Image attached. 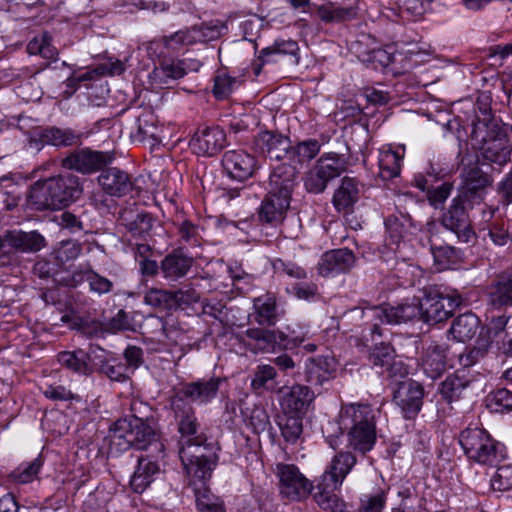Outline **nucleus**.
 Listing matches in <instances>:
<instances>
[{"label":"nucleus","instance_id":"1","mask_svg":"<svg viewBox=\"0 0 512 512\" xmlns=\"http://www.w3.org/2000/svg\"><path fill=\"white\" fill-rule=\"evenodd\" d=\"M140 407L145 408L141 402L133 401L131 403L132 414L113 424L110 429L111 443L119 446L122 450L135 447L138 450L151 449V453L162 454L164 444L159 440L155 429L147 418L136 414Z\"/></svg>","mask_w":512,"mask_h":512},{"label":"nucleus","instance_id":"2","mask_svg":"<svg viewBox=\"0 0 512 512\" xmlns=\"http://www.w3.org/2000/svg\"><path fill=\"white\" fill-rule=\"evenodd\" d=\"M471 137L478 145L484 162L502 167L510 161L512 145L509 137L490 111L485 109L482 117L473 123Z\"/></svg>","mask_w":512,"mask_h":512},{"label":"nucleus","instance_id":"3","mask_svg":"<svg viewBox=\"0 0 512 512\" xmlns=\"http://www.w3.org/2000/svg\"><path fill=\"white\" fill-rule=\"evenodd\" d=\"M81 193L77 176L59 175L34 183L30 188L29 202L37 210L60 209L77 200Z\"/></svg>","mask_w":512,"mask_h":512},{"label":"nucleus","instance_id":"4","mask_svg":"<svg viewBox=\"0 0 512 512\" xmlns=\"http://www.w3.org/2000/svg\"><path fill=\"white\" fill-rule=\"evenodd\" d=\"M342 423L349 426L347 447L362 455L376 443L375 413L370 405L349 404L342 409Z\"/></svg>","mask_w":512,"mask_h":512},{"label":"nucleus","instance_id":"5","mask_svg":"<svg viewBox=\"0 0 512 512\" xmlns=\"http://www.w3.org/2000/svg\"><path fill=\"white\" fill-rule=\"evenodd\" d=\"M459 442L469 459L487 465H497L505 458V447L484 429L468 427L463 430Z\"/></svg>","mask_w":512,"mask_h":512},{"label":"nucleus","instance_id":"6","mask_svg":"<svg viewBox=\"0 0 512 512\" xmlns=\"http://www.w3.org/2000/svg\"><path fill=\"white\" fill-rule=\"evenodd\" d=\"M179 457L191 478L209 479L216 465V454L202 436L181 440Z\"/></svg>","mask_w":512,"mask_h":512},{"label":"nucleus","instance_id":"7","mask_svg":"<svg viewBox=\"0 0 512 512\" xmlns=\"http://www.w3.org/2000/svg\"><path fill=\"white\" fill-rule=\"evenodd\" d=\"M421 321L436 324L448 319L453 311L461 305L462 298L456 293H444L436 288L424 290V295L418 299Z\"/></svg>","mask_w":512,"mask_h":512},{"label":"nucleus","instance_id":"8","mask_svg":"<svg viewBox=\"0 0 512 512\" xmlns=\"http://www.w3.org/2000/svg\"><path fill=\"white\" fill-rule=\"evenodd\" d=\"M345 168V161L341 156L337 154L323 155L306 173L304 186L309 193H323L328 183L338 177Z\"/></svg>","mask_w":512,"mask_h":512},{"label":"nucleus","instance_id":"9","mask_svg":"<svg viewBox=\"0 0 512 512\" xmlns=\"http://www.w3.org/2000/svg\"><path fill=\"white\" fill-rule=\"evenodd\" d=\"M275 473L280 495L290 501L305 499L313 489L312 482L293 464L279 463L276 465Z\"/></svg>","mask_w":512,"mask_h":512},{"label":"nucleus","instance_id":"10","mask_svg":"<svg viewBox=\"0 0 512 512\" xmlns=\"http://www.w3.org/2000/svg\"><path fill=\"white\" fill-rule=\"evenodd\" d=\"M461 179L462 185L458 196L464 199L471 208L484 200L487 188L493 183L492 176L484 172L477 164L464 167Z\"/></svg>","mask_w":512,"mask_h":512},{"label":"nucleus","instance_id":"11","mask_svg":"<svg viewBox=\"0 0 512 512\" xmlns=\"http://www.w3.org/2000/svg\"><path fill=\"white\" fill-rule=\"evenodd\" d=\"M465 204L467 202L464 199L455 197L443 212L440 222L444 228L454 233L460 242L470 243L475 240L476 234L471 226Z\"/></svg>","mask_w":512,"mask_h":512},{"label":"nucleus","instance_id":"12","mask_svg":"<svg viewBox=\"0 0 512 512\" xmlns=\"http://www.w3.org/2000/svg\"><path fill=\"white\" fill-rule=\"evenodd\" d=\"M352 313L357 316H366L368 318L379 319L382 323L402 324L421 320L418 300L412 303L401 304L396 307H370L367 309L355 307Z\"/></svg>","mask_w":512,"mask_h":512},{"label":"nucleus","instance_id":"13","mask_svg":"<svg viewBox=\"0 0 512 512\" xmlns=\"http://www.w3.org/2000/svg\"><path fill=\"white\" fill-rule=\"evenodd\" d=\"M423 396V386L417 381L407 379L398 383L393 400L406 419H413L421 410Z\"/></svg>","mask_w":512,"mask_h":512},{"label":"nucleus","instance_id":"14","mask_svg":"<svg viewBox=\"0 0 512 512\" xmlns=\"http://www.w3.org/2000/svg\"><path fill=\"white\" fill-rule=\"evenodd\" d=\"M279 403L282 413L304 416L314 400V393L304 385L281 387Z\"/></svg>","mask_w":512,"mask_h":512},{"label":"nucleus","instance_id":"15","mask_svg":"<svg viewBox=\"0 0 512 512\" xmlns=\"http://www.w3.org/2000/svg\"><path fill=\"white\" fill-rule=\"evenodd\" d=\"M111 157L103 152L79 149L62 159V166L83 174H90L105 166Z\"/></svg>","mask_w":512,"mask_h":512},{"label":"nucleus","instance_id":"16","mask_svg":"<svg viewBox=\"0 0 512 512\" xmlns=\"http://www.w3.org/2000/svg\"><path fill=\"white\" fill-rule=\"evenodd\" d=\"M226 145V134L217 126L198 129L190 146L192 150L202 156H214Z\"/></svg>","mask_w":512,"mask_h":512},{"label":"nucleus","instance_id":"17","mask_svg":"<svg viewBox=\"0 0 512 512\" xmlns=\"http://www.w3.org/2000/svg\"><path fill=\"white\" fill-rule=\"evenodd\" d=\"M222 165L230 178L244 181L253 175L256 160L244 150H229L223 155Z\"/></svg>","mask_w":512,"mask_h":512},{"label":"nucleus","instance_id":"18","mask_svg":"<svg viewBox=\"0 0 512 512\" xmlns=\"http://www.w3.org/2000/svg\"><path fill=\"white\" fill-rule=\"evenodd\" d=\"M254 147L257 152L271 160H282L289 152V138L273 132L262 131L254 140Z\"/></svg>","mask_w":512,"mask_h":512},{"label":"nucleus","instance_id":"19","mask_svg":"<svg viewBox=\"0 0 512 512\" xmlns=\"http://www.w3.org/2000/svg\"><path fill=\"white\" fill-rule=\"evenodd\" d=\"M353 252L347 248L335 249L324 253L318 262V273L323 277L345 273L355 264Z\"/></svg>","mask_w":512,"mask_h":512},{"label":"nucleus","instance_id":"20","mask_svg":"<svg viewBox=\"0 0 512 512\" xmlns=\"http://www.w3.org/2000/svg\"><path fill=\"white\" fill-rule=\"evenodd\" d=\"M171 408L182 440L199 436L197 433L200 424L192 405L180 397H173Z\"/></svg>","mask_w":512,"mask_h":512},{"label":"nucleus","instance_id":"21","mask_svg":"<svg viewBox=\"0 0 512 512\" xmlns=\"http://www.w3.org/2000/svg\"><path fill=\"white\" fill-rule=\"evenodd\" d=\"M222 383L220 377H212L208 380H199L185 384L174 397L192 402L206 404L217 396L219 386Z\"/></svg>","mask_w":512,"mask_h":512},{"label":"nucleus","instance_id":"22","mask_svg":"<svg viewBox=\"0 0 512 512\" xmlns=\"http://www.w3.org/2000/svg\"><path fill=\"white\" fill-rule=\"evenodd\" d=\"M487 303L496 309L512 306V270L495 276L486 291Z\"/></svg>","mask_w":512,"mask_h":512},{"label":"nucleus","instance_id":"23","mask_svg":"<svg viewBox=\"0 0 512 512\" xmlns=\"http://www.w3.org/2000/svg\"><path fill=\"white\" fill-rule=\"evenodd\" d=\"M298 171L289 164H281L273 169L269 177L268 191L291 199L297 184Z\"/></svg>","mask_w":512,"mask_h":512},{"label":"nucleus","instance_id":"24","mask_svg":"<svg viewBox=\"0 0 512 512\" xmlns=\"http://www.w3.org/2000/svg\"><path fill=\"white\" fill-rule=\"evenodd\" d=\"M291 199L272 192L267 193L258 211L259 220L271 225L280 223L289 207Z\"/></svg>","mask_w":512,"mask_h":512},{"label":"nucleus","instance_id":"25","mask_svg":"<svg viewBox=\"0 0 512 512\" xmlns=\"http://www.w3.org/2000/svg\"><path fill=\"white\" fill-rule=\"evenodd\" d=\"M356 463L357 458L354 453L341 450L333 456L321 477L335 485H342L344 479L351 472Z\"/></svg>","mask_w":512,"mask_h":512},{"label":"nucleus","instance_id":"26","mask_svg":"<svg viewBox=\"0 0 512 512\" xmlns=\"http://www.w3.org/2000/svg\"><path fill=\"white\" fill-rule=\"evenodd\" d=\"M361 192L360 182L354 177H344L335 190L332 203L338 212L349 213L359 200Z\"/></svg>","mask_w":512,"mask_h":512},{"label":"nucleus","instance_id":"27","mask_svg":"<svg viewBox=\"0 0 512 512\" xmlns=\"http://www.w3.org/2000/svg\"><path fill=\"white\" fill-rule=\"evenodd\" d=\"M193 262V258L181 250H174L162 259L160 271L166 280L177 281L187 275Z\"/></svg>","mask_w":512,"mask_h":512},{"label":"nucleus","instance_id":"28","mask_svg":"<svg viewBox=\"0 0 512 512\" xmlns=\"http://www.w3.org/2000/svg\"><path fill=\"white\" fill-rule=\"evenodd\" d=\"M158 454L151 453L146 457H139L137 468L134 471L130 486L136 493H142L154 481L157 474L160 473V465L153 458Z\"/></svg>","mask_w":512,"mask_h":512},{"label":"nucleus","instance_id":"29","mask_svg":"<svg viewBox=\"0 0 512 512\" xmlns=\"http://www.w3.org/2000/svg\"><path fill=\"white\" fill-rule=\"evenodd\" d=\"M444 346L438 344L429 345L421 358V368L430 379L439 378L447 369V353Z\"/></svg>","mask_w":512,"mask_h":512},{"label":"nucleus","instance_id":"30","mask_svg":"<svg viewBox=\"0 0 512 512\" xmlns=\"http://www.w3.org/2000/svg\"><path fill=\"white\" fill-rule=\"evenodd\" d=\"M98 182L102 189L111 196L121 197L132 188L129 175L115 167L103 170L98 177Z\"/></svg>","mask_w":512,"mask_h":512},{"label":"nucleus","instance_id":"31","mask_svg":"<svg viewBox=\"0 0 512 512\" xmlns=\"http://www.w3.org/2000/svg\"><path fill=\"white\" fill-rule=\"evenodd\" d=\"M250 388L258 395L263 392L278 393L281 386L277 381L276 368L271 364L258 365L251 376Z\"/></svg>","mask_w":512,"mask_h":512},{"label":"nucleus","instance_id":"32","mask_svg":"<svg viewBox=\"0 0 512 512\" xmlns=\"http://www.w3.org/2000/svg\"><path fill=\"white\" fill-rule=\"evenodd\" d=\"M340 487L341 485H335L327 479L320 477V480L316 485L317 491L314 494V500L323 510L330 512H344L345 503L335 494V491Z\"/></svg>","mask_w":512,"mask_h":512},{"label":"nucleus","instance_id":"33","mask_svg":"<svg viewBox=\"0 0 512 512\" xmlns=\"http://www.w3.org/2000/svg\"><path fill=\"white\" fill-rule=\"evenodd\" d=\"M206 480L195 478L190 480L199 512H226L223 501L211 492L206 485Z\"/></svg>","mask_w":512,"mask_h":512},{"label":"nucleus","instance_id":"34","mask_svg":"<svg viewBox=\"0 0 512 512\" xmlns=\"http://www.w3.org/2000/svg\"><path fill=\"white\" fill-rule=\"evenodd\" d=\"M4 241L21 252H37L46 246L45 238L37 231H10L5 235Z\"/></svg>","mask_w":512,"mask_h":512},{"label":"nucleus","instance_id":"35","mask_svg":"<svg viewBox=\"0 0 512 512\" xmlns=\"http://www.w3.org/2000/svg\"><path fill=\"white\" fill-rule=\"evenodd\" d=\"M335 371L336 361L333 357L310 358L306 363V380L313 385H322Z\"/></svg>","mask_w":512,"mask_h":512},{"label":"nucleus","instance_id":"36","mask_svg":"<svg viewBox=\"0 0 512 512\" xmlns=\"http://www.w3.org/2000/svg\"><path fill=\"white\" fill-rule=\"evenodd\" d=\"M481 329L480 319L474 313H464L454 319L449 332L459 342L474 338Z\"/></svg>","mask_w":512,"mask_h":512},{"label":"nucleus","instance_id":"37","mask_svg":"<svg viewBox=\"0 0 512 512\" xmlns=\"http://www.w3.org/2000/svg\"><path fill=\"white\" fill-rule=\"evenodd\" d=\"M254 313L251 315L262 327L274 326L277 322L276 299L270 294L262 295L253 300Z\"/></svg>","mask_w":512,"mask_h":512},{"label":"nucleus","instance_id":"38","mask_svg":"<svg viewBox=\"0 0 512 512\" xmlns=\"http://www.w3.org/2000/svg\"><path fill=\"white\" fill-rule=\"evenodd\" d=\"M121 219L134 237L144 238L152 228V216L146 212H138L131 208L124 209Z\"/></svg>","mask_w":512,"mask_h":512},{"label":"nucleus","instance_id":"39","mask_svg":"<svg viewBox=\"0 0 512 512\" xmlns=\"http://www.w3.org/2000/svg\"><path fill=\"white\" fill-rule=\"evenodd\" d=\"M39 138L44 144L53 146H71L80 141V135L71 129L50 127L39 133Z\"/></svg>","mask_w":512,"mask_h":512},{"label":"nucleus","instance_id":"40","mask_svg":"<svg viewBox=\"0 0 512 512\" xmlns=\"http://www.w3.org/2000/svg\"><path fill=\"white\" fill-rule=\"evenodd\" d=\"M386 232L393 243H398L413 226L408 214L398 212L388 216L384 221Z\"/></svg>","mask_w":512,"mask_h":512},{"label":"nucleus","instance_id":"41","mask_svg":"<svg viewBox=\"0 0 512 512\" xmlns=\"http://www.w3.org/2000/svg\"><path fill=\"white\" fill-rule=\"evenodd\" d=\"M73 277L77 278L79 281H86L90 291L98 296L110 293L114 287L112 280L100 275L92 269L75 272Z\"/></svg>","mask_w":512,"mask_h":512},{"label":"nucleus","instance_id":"42","mask_svg":"<svg viewBox=\"0 0 512 512\" xmlns=\"http://www.w3.org/2000/svg\"><path fill=\"white\" fill-rule=\"evenodd\" d=\"M432 254L439 270L454 269L462 262L461 250L453 246H432Z\"/></svg>","mask_w":512,"mask_h":512},{"label":"nucleus","instance_id":"43","mask_svg":"<svg viewBox=\"0 0 512 512\" xmlns=\"http://www.w3.org/2000/svg\"><path fill=\"white\" fill-rule=\"evenodd\" d=\"M402 157L391 149H383L379 154V175L383 180H391L400 174Z\"/></svg>","mask_w":512,"mask_h":512},{"label":"nucleus","instance_id":"44","mask_svg":"<svg viewBox=\"0 0 512 512\" xmlns=\"http://www.w3.org/2000/svg\"><path fill=\"white\" fill-rule=\"evenodd\" d=\"M303 416L282 413L278 418V426L281 431V435L287 443L294 444L300 438L303 426Z\"/></svg>","mask_w":512,"mask_h":512},{"label":"nucleus","instance_id":"45","mask_svg":"<svg viewBox=\"0 0 512 512\" xmlns=\"http://www.w3.org/2000/svg\"><path fill=\"white\" fill-rule=\"evenodd\" d=\"M316 11L319 18L325 23H339L356 16L352 7H338L332 2L319 5Z\"/></svg>","mask_w":512,"mask_h":512},{"label":"nucleus","instance_id":"46","mask_svg":"<svg viewBox=\"0 0 512 512\" xmlns=\"http://www.w3.org/2000/svg\"><path fill=\"white\" fill-rule=\"evenodd\" d=\"M244 335L254 342L253 349L259 352H271L275 350V334L270 329L248 328Z\"/></svg>","mask_w":512,"mask_h":512},{"label":"nucleus","instance_id":"47","mask_svg":"<svg viewBox=\"0 0 512 512\" xmlns=\"http://www.w3.org/2000/svg\"><path fill=\"white\" fill-rule=\"evenodd\" d=\"M30 55H40L44 59L55 60L58 56L57 49L52 45V37L48 32L35 36L27 45Z\"/></svg>","mask_w":512,"mask_h":512},{"label":"nucleus","instance_id":"48","mask_svg":"<svg viewBox=\"0 0 512 512\" xmlns=\"http://www.w3.org/2000/svg\"><path fill=\"white\" fill-rule=\"evenodd\" d=\"M59 363L69 370L80 374H88L91 372L87 363L86 352L82 349L76 351H63L58 354Z\"/></svg>","mask_w":512,"mask_h":512},{"label":"nucleus","instance_id":"49","mask_svg":"<svg viewBox=\"0 0 512 512\" xmlns=\"http://www.w3.org/2000/svg\"><path fill=\"white\" fill-rule=\"evenodd\" d=\"M469 381L457 374L449 375L440 386V394L447 402L458 400Z\"/></svg>","mask_w":512,"mask_h":512},{"label":"nucleus","instance_id":"50","mask_svg":"<svg viewBox=\"0 0 512 512\" xmlns=\"http://www.w3.org/2000/svg\"><path fill=\"white\" fill-rule=\"evenodd\" d=\"M242 414L246 425L249 426L255 434L265 431L270 424L267 411L260 405H255L251 409L247 408L246 411H242Z\"/></svg>","mask_w":512,"mask_h":512},{"label":"nucleus","instance_id":"51","mask_svg":"<svg viewBox=\"0 0 512 512\" xmlns=\"http://www.w3.org/2000/svg\"><path fill=\"white\" fill-rule=\"evenodd\" d=\"M144 303L155 309L170 310L175 308L172 291L151 288L144 296Z\"/></svg>","mask_w":512,"mask_h":512},{"label":"nucleus","instance_id":"52","mask_svg":"<svg viewBox=\"0 0 512 512\" xmlns=\"http://www.w3.org/2000/svg\"><path fill=\"white\" fill-rule=\"evenodd\" d=\"M319 151L320 143L315 139H308L298 143L297 146L291 150L289 149L288 154H290L291 159L302 164L312 160Z\"/></svg>","mask_w":512,"mask_h":512},{"label":"nucleus","instance_id":"53","mask_svg":"<svg viewBox=\"0 0 512 512\" xmlns=\"http://www.w3.org/2000/svg\"><path fill=\"white\" fill-rule=\"evenodd\" d=\"M487 406L493 412L512 411V392L501 388L488 395Z\"/></svg>","mask_w":512,"mask_h":512},{"label":"nucleus","instance_id":"54","mask_svg":"<svg viewBox=\"0 0 512 512\" xmlns=\"http://www.w3.org/2000/svg\"><path fill=\"white\" fill-rule=\"evenodd\" d=\"M387 494L384 490L378 489L373 494L361 497L359 512H382L386 506Z\"/></svg>","mask_w":512,"mask_h":512},{"label":"nucleus","instance_id":"55","mask_svg":"<svg viewBox=\"0 0 512 512\" xmlns=\"http://www.w3.org/2000/svg\"><path fill=\"white\" fill-rule=\"evenodd\" d=\"M394 348L387 343L376 344L370 351L369 359L374 366L384 367L394 360Z\"/></svg>","mask_w":512,"mask_h":512},{"label":"nucleus","instance_id":"56","mask_svg":"<svg viewBox=\"0 0 512 512\" xmlns=\"http://www.w3.org/2000/svg\"><path fill=\"white\" fill-rule=\"evenodd\" d=\"M155 77L167 83L168 79L176 80L182 78L186 72L182 61L163 63L154 70Z\"/></svg>","mask_w":512,"mask_h":512},{"label":"nucleus","instance_id":"57","mask_svg":"<svg viewBox=\"0 0 512 512\" xmlns=\"http://www.w3.org/2000/svg\"><path fill=\"white\" fill-rule=\"evenodd\" d=\"M273 270L278 275H286L293 279H304L307 277L306 271L294 262L286 261L280 258L272 262Z\"/></svg>","mask_w":512,"mask_h":512},{"label":"nucleus","instance_id":"58","mask_svg":"<svg viewBox=\"0 0 512 512\" xmlns=\"http://www.w3.org/2000/svg\"><path fill=\"white\" fill-rule=\"evenodd\" d=\"M489 343L482 342L472 348H466L459 354V364L468 368L476 364L480 359L484 358L488 352Z\"/></svg>","mask_w":512,"mask_h":512},{"label":"nucleus","instance_id":"59","mask_svg":"<svg viewBox=\"0 0 512 512\" xmlns=\"http://www.w3.org/2000/svg\"><path fill=\"white\" fill-rule=\"evenodd\" d=\"M42 462L39 458L34 459L32 462L24 465H20L14 470L10 477L18 483H28L33 480L40 470Z\"/></svg>","mask_w":512,"mask_h":512},{"label":"nucleus","instance_id":"60","mask_svg":"<svg viewBox=\"0 0 512 512\" xmlns=\"http://www.w3.org/2000/svg\"><path fill=\"white\" fill-rule=\"evenodd\" d=\"M81 245L74 240H66L60 243L59 248L55 251V260L64 263L76 259L81 253Z\"/></svg>","mask_w":512,"mask_h":512},{"label":"nucleus","instance_id":"61","mask_svg":"<svg viewBox=\"0 0 512 512\" xmlns=\"http://www.w3.org/2000/svg\"><path fill=\"white\" fill-rule=\"evenodd\" d=\"M299 50L296 41L288 40L276 42L272 47H267L262 50V56L272 55H291L295 57V62L298 63L297 52Z\"/></svg>","mask_w":512,"mask_h":512},{"label":"nucleus","instance_id":"62","mask_svg":"<svg viewBox=\"0 0 512 512\" xmlns=\"http://www.w3.org/2000/svg\"><path fill=\"white\" fill-rule=\"evenodd\" d=\"M237 85L236 78L227 74H220L215 78L213 93L216 98L223 99L228 97Z\"/></svg>","mask_w":512,"mask_h":512},{"label":"nucleus","instance_id":"63","mask_svg":"<svg viewBox=\"0 0 512 512\" xmlns=\"http://www.w3.org/2000/svg\"><path fill=\"white\" fill-rule=\"evenodd\" d=\"M491 485L495 490L504 491L512 488V465L498 467L491 479Z\"/></svg>","mask_w":512,"mask_h":512},{"label":"nucleus","instance_id":"64","mask_svg":"<svg viewBox=\"0 0 512 512\" xmlns=\"http://www.w3.org/2000/svg\"><path fill=\"white\" fill-rule=\"evenodd\" d=\"M100 372L112 381L122 382L128 378V367L120 362L103 363Z\"/></svg>","mask_w":512,"mask_h":512}]
</instances>
